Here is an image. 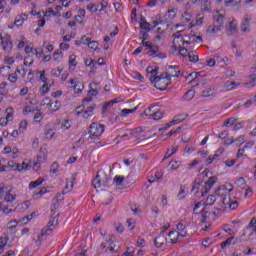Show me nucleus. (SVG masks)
Listing matches in <instances>:
<instances>
[{
    "mask_svg": "<svg viewBox=\"0 0 256 256\" xmlns=\"http://www.w3.org/2000/svg\"><path fill=\"white\" fill-rule=\"evenodd\" d=\"M57 223H59V213L54 212L47 226L41 230L40 234H37L36 245H41V243H43V237L50 235Z\"/></svg>",
    "mask_w": 256,
    "mask_h": 256,
    "instance_id": "f257e3e1",
    "label": "nucleus"
},
{
    "mask_svg": "<svg viewBox=\"0 0 256 256\" xmlns=\"http://www.w3.org/2000/svg\"><path fill=\"white\" fill-rule=\"evenodd\" d=\"M105 132V125L99 123H92L88 130V135H90V139L95 140L99 139Z\"/></svg>",
    "mask_w": 256,
    "mask_h": 256,
    "instance_id": "f03ea898",
    "label": "nucleus"
},
{
    "mask_svg": "<svg viewBox=\"0 0 256 256\" xmlns=\"http://www.w3.org/2000/svg\"><path fill=\"white\" fill-rule=\"evenodd\" d=\"M224 21H225V16H223L222 14H218L214 18V25L208 27L207 33H217V31H221L223 29Z\"/></svg>",
    "mask_w": 256,
    "mask_h": 256,
    "instance_id": "7ed1b4c3",
    "label": "nucleus"
},
{
    "mask_svg": "<svg viewBox=\"0 0 256 256\" xmlns=\"http://www.w3.org/2000/svg\"><path fill=\"white\" fill-rule=\"evenodd\" d=\"M0 47H3L5 51H11L13 49L11 35H6L3 37V30H0Z\"/></svg>",
    "mask_w": 256,
    "mask_h": 256,
    "instance_id": "20e7f679",
    "label": "nucleus"
},
{
    "mask_svg": "<svg viewBox=\"0 0 256 256\" xmlns=\"http://www.w3.org/2000/svg\"><path fill=\"white\" fill-rule=\"evenodd\" d=\"M215 183H217V176H212L205 182L204 191H202V197H205V195L211 191V187H213Z\"/></svg>",
    "mask_w": 256,
    "mask_h": 256,
    "instance_id": "39448f33",
    "label": "nucleus"
},
{
    "mask_svg": "<svg viewBox=\"0 0 256 256\" xmlns=\"http://www.w3.org/2000/svg\"><path fill=\"white\" fill-rule=\"evenodd\" d=\"M221 189L218 188L217 190H215L214 194L209 195L206 199V207H211V205H213V203H215V201H217V197L218 199L221 197L220 194Z\"/></svg>",
    "mask_w": 256,
    "mask_h": 256,
    "instance_id": "423d86ee",
    "label": "nucleus"
},
{
    "mask_svg": "<svg viewBox=\"0 0 256 256\" xmlns=\"http://www.w3.org/2000/svg\"><path fill=\"white\" fill-rule=\"evenodd\" d=\"M149 49L148 55H155V57H159V59H165V57H167V54H157L159 53V46L157 45L152 44Z\"/></svg>",
    "mask_w": 256,
    "mask_h": 256,
    "instance_id": "0eeeda50",
    "label": "nucleus"
},
{
    "mask_svg": "<svg viewBox=\"0 0 256 256\" xmlns=\"http://www.w3.org/2000/svg\"><path fill=\"white\" fill-rule=\"evenodd\" d=\"M73 181H75V177L66 179V186L62 191V195H65V193H69V191L73 189Z\"/></svg>",
    "mask_w": 256,
    "mask_h": 256,
    "instance_id": "6e6552de",
    "label": "nucleus"
},
{
    "mask_svg": "<svg viewBox=\"0 0 256 256\" xmlns=\"http://www.w3.org/2000/svg\"><path fill=\"white\" fill-rule=\"evenodd\" d=\"M238 241H239V239L235 238V236H232L221 243V249H225V247H227L229 245H236V243H238Z\"/></svg>",
    "mask_w": 256,
    "mask_h": 256,
    "instance_id": "1a4fd4ad",
    "label": "nucleus"
},
{
    "mask_svg": "<svg viewBox=\"0 0 256 256\" xmlns=\"http://www.w3.org/2000/svg\"><path fill=\"white\" fill-rule=\"evenodd\" d=\"M217 95V89L207 88L201 92V97H215Z\"/></svg>",
    "mask_w": 256,
    "mask_h": 256,
    "instance_id": "9d476101",
    "label": "nucleus"
},
{
    "mask_svg": "<svg viewBox=\"0 0 256 256\" xmlns=\"http://www.w3.org/2000/svg\"><path fill=\"white\" fill-rule=\"evenodd\" d=\"M92 185L94 189H99L101 185H103V176L97 174L96 177L92 181Z\"/></svg>",
    "mask_w": 256,
    "mask_h": 256,
    "instance_id": "9b49d317",
    "label": "nucleus"
},
{
    "mask_svg": "<svg viewBox=\"0 0 256 256\" xmlns=\"http://www.w3.org/2000/svg\"><path fill=\"white\" fill-rule=\"evenodd\" d=\"M119 101H117V99L114 100H110L109 102H106L103 107H102V116L105 117L107 114V108L109 107H113V105H115V103H118Z\"/></svg>",
    "mask_w": 256,
    "mask_h": 256,
    "instance_id": "f8f14e48",
    "label": "nucleus"
},
{
    "mask_svg": "<svg viewBox=\"0 0 256 256\" xmlns=\"http://www.w3.org/2000/svg\"><path fill=\"white\" fill-rule=\"evenodd\" d=\"M249 27H250L249 18L247 15H245L241 23L240 29L243 33H246V31H249Z\"/></svg>",
    "mask_w": 256,
    "mask_h": 256,
    "instance_id": "ddd939ff",
    "label": "nucleus"
},
{
    "mask_svg": "<svg viewBox=\"0 0 256 256\" xmlns=\"http://www.w3.org/2000/svg\"><path fill=\"white\" fill-rule=\"evenodd\" d=\"M237 33V20H232L229 23L228 35H234Z\"/></svg>",
    "mask_w": 256,
    "mask_h": 256,
    "instance_id": "4468645a",
    "label": "nucleus"
},
{
    "mask_svg": "<svg viewBox=\"0 0 256 256\" xmlns=\"http://www.w3.org/2000/svg\"><path fill=\"white\" fill-rule=\"evenodd\" d=\"M111 183H113L112 179L107 177V174H103L102 175V185H103V187H105L106 189H109V187H111Z\"/></svg>",
    "mask_w": 256,
    "mask_h": 256,
    "instance_id": "2eb2a0df",
    "label": "nucleus"
},
{
    "mask_svg": "<svg viewBox=\"0 0 256 256\" xmlns=\"http://www.w3.org/2000/svg\"><path fill=\"white\" fill-rule=\"evenodd\" d=\"M187 117H189V114L176 115L173 119V123H176V125H179V123H183V121H185Z\"/></svg>",
    "mask_w": 256,
    "mask_h": 256,
    "instance_id": "dca6fc26",
    "label": "nucleus"
},
{
    "mask_svg": "<svg viewBox=\"0 0 256 256\" xmlns=\"http://www.w3.org/2000/svg\"><path fill=\"white\" fill-rule=\"evenodd\" d=\"M43 181H45L44 178H38L37 180L32 181L29 184V189H35L36 187H39V185H43Z\"/></svg>",
    "mask_w": 256,
    "mask_h": 256,
    "instance_id": "f3484780",
    "label": "nucleus"
},
{
    "mask_svg": "<svg viewBox=\"0 0 256 256\" xmlns=\"http://www.w3.org/2000/svg\"><path fill=\"white\" fill-rule=\"evenodd\" d=\"M94 110H95V104L86 108V110H84V116H83L84 119H89V117H91V115H93Z\"/></svg>",
    "mask_w": 256,
    "mask_h": 256,
    "instance_id": "a211bd4d",
    "label": "nucleus"
},
{
    "mask_svg": "<svg viewBox=\"0 0 256 256\" xmlns=\"http://www.w3.org/2000/svg\"><path fill=\"white\" fill-rule=\"evenodd\" d=\"M188 59L191 63H197L199 55L195 54V51L188 52Z\"/></svg>",
    "mask_w": 256,
    "mask_h": 256,
    "instance_id": "6ab92c4d",
    "label": "nucleus"
},
{
    "mask_svg": "<svg viewBox=\"0 0 256 256\" xmlns=\"http://www.w3.org/2000/svg\"><path fill=\"white\" fill-rule=\"evenodd\" d=\"M202 10L204 11V13H211V1L204 0Z\"/></svg>",
    "mask_w": 256,
    "mask_h": 256,
    "instance_id": "aec40b11",
    "label": "nucleus"
},
{
    "mask_svg": "<svg viewBox=\"0 0 256 256\" xmlns=\"http://www.w3.org/2000/svg\"><path fill=\"white\" fill-rule=\"evenodd\" d=\"M177 235H178V232H177V231H170V232L168 233V237H171L170 243H173V244L177 243L178 237H179V236H177Z\"/></svg>",
    "mask_w": 256,
    "mask_h": 256,
    "instance_id": "412c9836",
    "label": "nucleus"
},
{
    "mask_svg": "<svg viewBox=\"0 0 256 256\" xmlns=\"http://www.w3.org/2000/svg\"><path fill=\"white\" fill-rule=\"evenodd\" d=\"M73 89L75 93H83V83L81 82H75Z\"/></svg>",
    "mask_w": 256,
    "mask_h": 256,
    "instance_id": "4be33fe9",
    "label": "nucleus"
},
{
    "mask_svg": "<svg viewBox=\"0 0 256 256\" xmlns=\"http://www.w3.org/2000/svg\"><path fill=\"white\" fill-rule=\"evenodd\" d=\"M201 183L202 182L199 180V178H196L193 183L191 192L193 193V191H196V193H197L199 191V187H201Z\"/></svg>",
    "mask_w": 256,
    "mask_h": 256,
    "instance_id": "5701e85b",
    "label": "nucleus"
},
{
    "mask_svg": "<svg viewBox=\"0 0 256 256\" xmlns=\"http://www.w3.org/2000/svg\"><path fill=\"white\" fill-rule=\"evenodd\" d=\"M155 121H159V119H163V112L156 111L150 115Z\"/></svg>",
    "mask_w": 256,
    "mask_h": 256,
    "instance_id": "b1692460",
    "label": "nucleus"
},
{
    "mask_svg": "<svg viewBox=\"0 0 256 256\" xmlns=\"http://www.w3.org/2000/svg\"><path fill=\"white\" fill-rule=\"evenodd\" d=\"M219 199L221 200V203H222L223 205H228V206L231 205V198H228V199H227V197H225V195L220 194Z\"/></svg>",
    "mask_w": 256,
    "mask_h": 256,
    "instance_id": "393cba45",
    "label": "nucleus"
},
{
    "mask_svg": "<svg viewBox=\"0 0 256 256\" xmlns=\"http://www.w3.org/2000/svg\"><path fill=\"white\" fill-rule=\"evenodd\" d=\"M178 51H179V55H181V57H187L189 55V51L185 47L179 46Z\"/></svg>",
    "mask_w": 256,
    "mask_h": 256,
    "instance_id": "a878e982",
    "label": "nucleus"
},
{
    "mask_svg": "<svg viewBox=\"0 0 256 256\" xmlns=\"http://www.w3.org/2000/svg\"><path fill=\"white\" fill-rule=\"evenodd\" d=\"M236 185H237V187H240L241 189H245V187H246L245 178H243V177L238 178V180L236 181Z\"/></svg>",
    "mask_w": 256,
    "mask_h": 256,
    "instance_id": "bb28decb",
    "label": "nucleus"
},
{
    "mask_svg": "<svg viewBox=\"0 0 256 256\" xmlns=\"http://www.w3.org/2000/svg\"><path fill=\"white\" fill-rule=\"evenodd\" d=\"M121 256H135V249L133 247H128Z\"/></svg>",
    "mask_w": 256,
    "mask_h": 256,
    "instance_id": "cd10ccee",
    "label": "nucleus"
},
{
    "mask_svg": "<svg viewBox=\"0 0 256 256\" xmlns=\"http://www.w3.org/2000/svg\"><path fill=\"white\" fill-rule=\"evenodd\" d=\"M123 181H125V177L115 176L112 183H115L116 185H122Z\"/></svg>",
    "mask_w": 256,
    "mask_h": 256,
    "instance_id": "c85d7f7f",
    "label": "nucleus"
},
{
    "mask_svg": "<svg viewBox=\"0 0 256 256\" xmlns=\"http://www.w3.org/2000/svg\"><path fill=\"white\" fill-rule=\"evenodd\" d=\"M202 206L207 207L205 201H200V202L196 203L195 206H194V209H193V213L195 215H199V213H197L195 211H197V209H199V207H202Z\"/></svg>",
    "mask_w": 256,
    "mask_h": 256,
    "instance_id": "c756f323",
    "label": "nucleus"
},
{
    "mask_svg": "<svg viewBox=\"0 0 256 256\" xmlns=\"http://www.w3.org/2000/svg\"><path fill=\"white\" fill-rule=\"evenodd\" d=\"M63 59V52L61 50H56L54 52V61H61Z\"/></svg>",
    "mask_w": 256,
    "mask_h": 256,
    "instance_id": "7c9ffc66",
    "label": "nucleus"
},
{
    "mask_svg": "<svg viewBox=\"0 0 256 256\" xmlns=\"http://www.w3.org/2000/svg\"><path fill=\"white\" fill-rule=\"evenodd\" d=\"M88 47L89 49H93V51H97V49L99 48V42L90 41V43H88Z\"/></svg>",
    "mask_w": 256,
    "mask_h": 256,
    "instance_id": "2f4dec72",
    "label": "nucleus"
},
{
    "mask_svg": "<svg viewBox=\"0 0 256 256\" xmlns=\"http://www.w3.org/2000/svg\"><path fill=\"white\" fill-rule=\"evenodd\" d=\"M168 69H174V75H172V77H175V78H177V77H179V75H181V71H179V70H177V69H179V66H172V65H169L168 66Z\"/></svg>",
    "mask_w": 256,
    "mask_h": 256,
    "instance_id": "473e14b6",
    "label": "nucleus"
},
{
    "mask_svg": "<svg viewBox=\"0 0 256 256\" xmlns=\"http://www.w3.org/2000/svg\"><path fill=\"white\" fill-rule=\"evenodd\" d=\"M163 238L161 236L154 239V245L155 247L161 248L163 247Z\"/></svg>",
    "mask_w": 256,
    "mask_h": 256,
    "instance_id": "72a5a7b5",
    "label": "nucleus"
},
{
    "mask_svg": "<svg viewBox=\"0 0 256 256\" xmlns=\"http://www.w3.org/2000/svg\"><path fill=\"white\" fill-rule=\"evenodd\" d=\"M21 27L23 25V18H18L14 21V24L12 26H9V29H13V27Z\"/></svg>",
    "mask_w": 256,
    "mask_h": 256,
    "instance_id": "f704fd0d",
    "label": "nucleus"
},
{
    "mask_svg": "<svg viewBox=\"0 0 256 256\" xmlns=\"http://www.w3.org/2000/svg\"><path fill=\"white\" fill-rule=\"evenodd\" d=\"M182 19L184 23H189V21H191V13L184 12V14H182Z\"/></svg>",
    "mask_w": 256,
    "mask_h": 256,
    "instance_id": "c9c22d12",
    "label": "nucleus"
},
{
    "mask_svg": "<svg viewBox=\"0 0 256 256\" xmlns=\"http://www.w3.org/2000/svg\"><path fill=\"white\" fill-rule=\"evenodd\" d=\"M8 241H9V238L0 237V247H2V249H5V247H7Z\"/></svg>",
    "mask_w": 256,
    "mask_h": 256,
    "instance_id": "e433bc0d",
    "label": "nucleus"
},
{
    "mask_svg": "<svg viewBox=\"0 0 256 256\" xmlns=\"http://www.w3.org/2000/svg\"><path fill=\"white\" fill-rule=\"evenodd\" d=\"M137 109H139V107H135L133 109H123L122 110V115H130V113H135V111H137Z\"/></svg>",
    "mask_w": 256,
    "mask_h": 256,
    "instance_id": "4c0bfd02",
    "label": "nucleus"
},
{
    "mask_svg": "<svg viewBox=\"0 0 256 256\" xmlns=\"http://www.w3.org/2000/svg\"><path fill=\"white\" fill-rule=\"evenodd\" d=\"M176 15H177V9L172 8V9L168 10L169 19H175Z\"/></svg>",
    "mask_w": 256,
    "mask_h": 256,
    "instance_id": "58836bf2",
    "label": "nucleus"
},
{
    "mask_svg": "<svg viewBox=\"0 0 256 256\" xmlns=\"http://www.w3.org/2000/svg\"><path fill=\"white\" fill-rule=\"evenodd\" d=\"M55 135V132L53 129H48L45 131L46 139H53V136Z\"/></svg>",
    "mask_w": 256,
    "mask_h": 256,
    "instance_id": "ea45409f",
    "label": "nucleus"
},
{
    "mask_svg": "<svg viewBox=\"0 0 256 256\" xmlns=\"http://www.w3.org/2000/svg\"><path fill=\"white\" fill-rule=\"evenodd\" d=\"M41 95H45V93H49V84L45 83L41 88H40Z\"/></svg>",
    "mask_w": 256,
    "mask_h": 256,
    "instance_id": "a19ab883",
    "label": "nucleus"
},
{
    "mask_svg": "<svg viewBox=\"0 0 256 256\" xmlns=\"http://www.w3.org/2000/svg\"><path fill=\"white\" fill-rule=\"evenodd\" d=\"M52 77H61V69H52L51 70Z\"/></svg>",
    "mask_w": 256,
    "mask_h": 256,
    "instance_id": "79ce46f5",
    "label": "nucleus"
},
{
    "mask_svg": "<svg viewBox=\"0 0 256 256\" xmlns=\"http://www.w3.org/2000/svg\"><path fill=\"white\" fill-rule=\"evenodd\" d=\"M57 169H59V164L57 162H53L50 167V173H56Z\"/></svg>",
    "mask_w": 256,
    "mask_h": 256,
    "instance_id": "37998d69",
    "label": "nucleus"
},
{
    "mask_svg": "<svg viewBox=\"0 0 256 256\" xmlns=\"http://www.w3.org/2000/svg\"><path fill=\"white\" fill-rule=\"evenodd\" d=\"M59 203H61L59 200H56L55 198L52 201V205H51V211H55V209H57V207H59Z\"/></svg>",
    "mask_w": 256,
    "mask_h": 256,
    "instance_id": "c03bdc74",
    "label": "nucleus"
},
{
    "mask_svg": "<svg viewBox=\"0 0 256 256\" xmlns=\"http://www.w3.org/2000/svg\"><path fill=\"white\" fill-rule=\"evenodd\" d=\"M8 191H11V188L4 186L3 184L0 185V195H3V193L7 194Z\"/></svg>",
    "mask_w": 256,
    "mask_h": 256,
    "instance_id": "a18cd8bd",
    "label": "nucleus"
},
{
    "mask_svg": "<svg viewBox=\"0 0 256 256\" xmlns=\"http://www.w3.org/2000/svg\"><path fill=\"white\" fill-rule=\"evenodd\" d=\"M163 79L162 76H152L150 77V82L151 83H159V81H161Z\"/></svg>",
    "mask_w": 256,
    "mask_h": 256,
    "instance_id": "49530a36",
    "label": "nucleus"
},
{
    "mask_svg": "<svg viewBox=\"0 0 256 256\" xmlns=\"http://www.w3.org/2000/svg\"><path fill=\"white\" fill-rule=\"evenodd\" d=\"M4 199L8 203H11V201H15V196L13 194L7 193Z\"/></svg>",
    "mask_w": 256,
    "mask_h": 256,
    "instance_id": "de8ad7c7",
    "label": "nucleus"
},
{
    "mask_svg": "<svg viewBox=\"0 0 256 256\" xmlns=\"http://www.w3.org/2000/svg\"><path fill=\"white\" fill-rule=\"evenodd\" d=\"M140 34L142 35V37L140 39H142V41H147L149 39V33L145 32V30H141Z\"/></svg>",
    "mask_w": 256,
    "mask_h": 256,
    "instance_id": "09e8293b",
    "label": "nucleus"
},
{
    "mask_svg": "<svg viewBox=\"0 0 256 256\" xmlns=\"http://www.w3.org/2000/svg\"><path fill=\"white\" fill-rule=\"evenodd\" d=\"M88 95H90V97H95V96L99 95V91H97V89H95V88H91L88 91Z\"/></svg>",
    "mask_w": 256,
    "mask_h": 256,
    "instance_id": "8fccbe9b",
    "label": "nucleus"
},
{
    "mask_svg": "<svg viewBox=\"0 0 256 256\" xmlns=\"http://www.w3.org/2000/svg\"><path fill=\"white\" fill-rule=\"evenodd\" d=\"M168 167H170V169H177L179 167V164L177 163V161H170L168 164Z\"/></svg>",
    "mask_w": 256,
    "mask_h": 256,
    "instance_id": "3c124183",
    "label": "nucleus"
},
{
    "mask_svg": "<svg viewBox=\"0 0 256 256\" xmlns=\"http://www.w3.org/2000/svg\"><path fill=\"white\" fill-rule=\"evenodd\" d=\"M236 207H239V202L237 200L235 201L231 200L229 208L232 210H235Z\"/></svg>",
    "mask_w": 256,
    "mask_h": 256,
    "instance_id": "603ef678",
    "label": "nucleus"
},
{
    "mask_svg": "<svg viewBox=\"0 0 256 256\" xmlns=\"http://www.w3.org/2000/svg\"><path fill=\"white\" fill-rule=\"evenodd\" d=\"M8 225H10L8 228L13 231L17 227V220H11Z\"/></svg>",
    "mask_w": 256,
    "mask_h": 256,
    "instance_id": "864d4df0",
    "label": "nucleus"
},
{
    "mask_svg": "<svg viewBox=\"0 0 256 256\" xmlns=\"http://www.w3.org/2000/svg\"><path fill=\"white\" fill-rule=\"evenodd\" d=\"M185 97H189L188 99H193V97H195V91L194 90H188L185 93Z\"/></svg>",
    "mask_w": 256,
    "mask_h": 256,
    "instance_id": "5fc2aeb1",
    "label": "nucleus"
},
{
    "mask_svg": "<svg viewBox=\"0 0 256 256\" xmlns=\"http://www.w3.org/2000/svg\"><path fill=\"white\" fill-rule=\"evenodd\" d=\"M17 79H18L17 75L10 74L8 76V81H10V83H17Z\"/></svg>",
    "mask_w": 256,
    "mask_h": 256,
    "instance_id": "6e6d98bb",
    "label": "nucleus"
},
{
    "mask_svg": "<svg viewBox=\"0 0 256 256\" xmlns=\"http://www.w3.org/2000/svg\"><path fill=\"white\" fill-rule=\"evenodd\" d=\"M235 163H237L236 159L226 160L225 165H226V167H233V165H235Z\"/></svg>",
    "mask_w": 256,
    "mask_h": 256,
    "instance_id": "4d7b16f0",
    "label": "nucleus"
},
{
    "mask_svg": "<svg viewBox=\"0 0 256 256\" xmlns=\"http://www.w3.org/2000/svg\"><path fill=\"white\" fill-rule=\"evenodd\" d=\"M25 131V129H27V120H23L20 122V125H19V130L21 131Z\"/></svg>",
    "mask_w": 256,
    "mask_h": 256,
    "instance_id": "13d9d810",
    "label": "nucleus"
},
{
    "mask_svg": "<svg viewBox=\"0 0 256 256\" xmlns=\"http://www.w3.org/2000/svg\"><path fill=\"white\" fill-rule=\"evenodd\" d=\"M15 167L16 168H14V170H16V171H23V169H25V163H22V164L16 163Z\"/></svg>",
    "mask_w": 256,
    "mask_h": 256,
    "instance_id": "bf43d9fd",
    "label": "nucleus"
},
{
    "mask_svg": "<svg viewBox=\"0 0 256 256\" xmlns=\"http://www.w3.org/2000/svg\"><path fill=\"white\" fill-rule=\"evenodd\" d=\"M84 45H89V43L91 42V38H87V36H82L81 40H80Z\"/></svg>",
    "mask_w": 256,
    "mask_h": 256,
    "instance_id": "052dcab7",
    "label": "nucleus"
},
{
    "mask_svg": "<svg viewBox=\"0 0 256 256\" xmlns=\"http://www.w3.org/2000/svg\"><path fill=\"white\" fill-rule=\"evenodd\" d=\"M225 127H229V125H235V119L229 118L224 122Z\"/></svg>",
    "mask_w": 256,
    "mask_h": 256,
    "instance_id": "680f3d73",
    "label": "nucleus"
},
{
    "mask_svg": "<svg viewBox=\"0 0 256 256\" xmlns=\"http://www.w3.org/2000/svg\"><path fill=\"white\" fill-rule=\"evenodd\" d=\"M127 225H128V227L130 228V229H134L135 228V220H133V219H128L127 220Z\"/></svg>",
    "mask_w": 256,
    "mask_h": 256,
    "instance_id": "e2e57ef3",
    "label": "nucleus"
},
{
    "mask_svg": "<svg viewBox=\"0 0 256 256\" xmlns=\"http://www.w3.org/2000/svg\"><path fill=\"white\" fill-rule=\"evenodd\" d=\"M69 65H72V67H77V63H75V55L70 56Z\"/></svg>",
    "mask_w": 256,
    "mask_h": 256,
    "instance_id": "0e129e2a",
    "label": "nucleus"
},
{
    "mask_svg": "<svg viewBox=\"0 0 256 256\" xmlns=\"http://www.w3.org/2000/svg\"><path fill=\"white\" fill-rule=\"evenodd\" d=\"M41 119H43V113L38 112L34 115V120H36L37 122L41 121Z\"/></svg>",
    "mask_w": 256,
    "mask_h": 256,
    "instance_id": "69168bd1",
    "label": "nucleus"
},
{
    "mask_svg": "<svg viewBox=\"0 0 256 256\" xmlns=\"http://www.w3.org/2000/svg\"><path fill=\"white\" fill-rule=\"evenodd\" d=\"M116 11H123V5L119 2L114 3Z\"/></svg>",
    "mask_w": 256,
    "mask_h": 256,
    "instance_id": "338daca9",
    "label": "nucleus"
},
{
    "mask_svg": "<svg viewBox=\"0 0 256 256\" xmlns=\"http://www.w3.org/2000/svg\"><path fill=\"white\" fill-rule=\"evenodd\" d=\"M248 227H252V229H253L254 227H256V218H255V217H253V218L251 219V221H250L249 224H248Z\"/></svg>",
    "mask_w": 256,
    "mask_h": 256,
    "instance_id": "774afa93",
    "label": "nucleus"
}]
</instances>
